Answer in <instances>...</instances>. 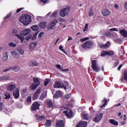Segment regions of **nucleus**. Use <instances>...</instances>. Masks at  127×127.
Instances as JSON below:
<instances>
[{
    "instance_id": "nucleus-1",
    "label": "nucleus",
    "mask_w": 127,
    "mask_h": 127,
    "mask_svg": "<svg viewBox=\"0 0 127 127\" xmlns=\"http://www.w3.org/2000/svg\"><path fill=\"white\" fill-rule=\"evenodd\" d=\"M19 21L24 25H28L31 22V16L24 14L21 15L19 19Z\"/></svg>"
},
{
    "instance_id": "nucleus-2",
    "label": "nucleus",
    "mask_w": 127,
    "mask_h": 127,
    "mask_svg": "<svg viewBox=\"0 0 127 127\" xmlns=\"http://www.w3.org/2000/svg\"><path fill=\"white\" fill-rule=\"evenodd\" d=\"M71 7L70 6H66L65 8H62L60 11V15L62 17H65L69 14V12L70 11V9Z\"/></svg>"
},
{
    "instance_id": "nucleus-3",
    "label": "nucleus",
    "mask_w": 127,
    "mask_h": 127,
    "mask_svg": "<svg viewBox=\"0 0 127 127\" xmlns=\"http://www.w3.org/2000/svg\"><path fill=\"white\" fill-rule=\"evenodd\" d=\"M66 84H64L60 81H56L54 85V88H64V90L66 91V89H67V86H68V83L65 82Z\"/></svg>"
},
{
    "instance_id": "nucleus-4",
    "label": "nucleus",
    "mask_w": 127,
    "mask_h": 127,
    "mask_svg": "<svg viewBox=\"0 0 127 127\" xmlns=\"http://www.w3.org/2000/svg\"><path fill=\"white\" fill-rule=\"evenodd\" d=\"M98 62H97L96 60H92V68L93 70V71H94V72H100V67L99 66V64H98Z\"/></svg>"
},
{
    "instance_id": "nucleus-5",
    "label": "nucleus",
    "mask_w": 127,
    "mask_h": 127,
    "mask_svg": "<svg viewBox=\"0 0 127 127\" xmlns=\"http://www.w3.org/2000/svg\"><path fill=\"white\" fill-rule=\"evenodd\" d=\"M81 47L84 48V49H90V48H92L93 47V42L91 41H87L84 44L82 45Z\"/></svg>"
},
{
    "instance_id": "nucleus-6",
    "label": "nucleus",
    "mask_w": 127,
    "mask_h": 127,
    "mask_svg": "<svg viewBox=\"0 0 127 127\" xmlns=\"http://www.w3.org/2000/svg\"><path fill=\"white\" fill-rule=\"evenodd\" d=\"M39 107H40V104L37 101H35L31 106V111H37V110H39Z\"/></svg>"
},
{
    "instance_id": "nucleus-7",
    "label": "nucleus",
    "mask_w": 127,
    "mask_h": 127,
    "mask_svg": "<svg viewBox=\"0 0 127 127\" xmlns=\"http://www.w3.org/2000/svg\"><path fill=\"white\" fill-rule=\"evenodd\" d=\"M103 113H100L99 114H97L94 117L92 121L93 122H95V123H99L102 120V118H103Z\"/></svg>"
},
{
    "instance_id": "nucleus-8",
    "label": "nucleus",
    "mask_w": 127,
    "mask_h": 127,
    "mask_svg": "<svg viewBox=\"0 0 127 127\" xmlns=\"http://www.w3.org/2000/svg\"><path fill=\"white\" fill-rule=\"evenodd\" d=\"M102 14L103 16H108L111 15V11L108 9H103L101 11Z\"/></svg>"
},
{
    "instance_id": "nucleus-9",
    "label": "nucleus",
    "mask_w": 127,
    "mask_h": 127,
    "mask_svg": "<svg viewBox=\"0 0 127 127\" xmlns=\"http://www.w3.org/2000/svg\"><path fill=\"white\" fill-rule=\"evenodd\" d=\"M98 46L100 47V48H102V49H105L107 47H110V46H111V43H110V42H107V43L105 44L99 43Z\"/></svg>"
},
{
    "instance_id": "nucleus-10",
    "label": "nucleus",
    "mask_w": 127,
    "mask_h": 127,
    "mask_svg": "<svg viewBox=\"0 0 127 127\" xmlns=\"http://www.w3.org/2000/svg\"><path fill=\"white\" fill-rule=\"evenodd\" d=\"M58 22V20L57 19H54L53 21H52L50 24V27L48 28V29H53V27L56 25Z\"/></svg>"
},
{
    "instance_id": "nucleus-11",
    "label": "nucleus",
    "mask_w": 127,
    "mask_h": 127,
    "mask_svg": "<svg viewBox=\"0 0 127 127\" xmlns=\"http://www.w3.org/2000/svg\"><path fill=\"white\" fill-rule=\"evenodd\" d=\"M13 96H14L15 99H18V98H19V89L17 88L13 92Z\"/></svg>"
},
{
    "instance_id": "nucleus-12",
    "label": "nucleus",
    "mask_w": 127,
    "mask_h": 127,
    "mask_svg": "<svg viewBox=\"0 0 127 127\" xmlns=\"http://www.w3.org/2000/svg\"><path fill=\"white\" fill-rule=\"evenodd\" d=\"M36 118L38 121H45V120L46 119V116L44 115H38V114H36Z\"/></svg>"
},
{
    "instance_id": "nucleus-13",
    "label": "nucleus",
    "mask_w": 127,
    "mask_h": 127,
    "mask_svg": "<svg viewBox=\"0 0 127 127\" xmlns=\"http://www.w3.org/2000/svg\"><path fill=\"white\" fill-rule=\"evenodd\" d=\"M63 94L60 90H58L56 92V93L54 95L53 98H61L62 97Z\"/></svg>"
},
{
    "instance_id": "nucleus-14",
    "label": "nucleus",
    "mask_w": 127,
    "mask_h": 127,
    "mask_svg": "<svg viewBox=\"0 0 127 127\" xmlns=\"http://www.w3.org/2000/svg\"><path fill=\"white\" fill-rule=\"evenodd\" d=\"M88 122L87 121H81L77 126L76 127H86Z\"/></svg>"
},
{
    "instance_id": "nucleus-15",
    "label": "nucleus",
    "mask_w": 127,
    "mask_h": 127,
    "mask_svg": "<svg viewBox=\"0 0 127 127\" xmlns=\"http://www.w3.org/2000/svg\"><path fill=\"white\" fill-rule=\"evenodd\" d=\"M105 35H107V36H109L111 38L118 37V34H117L116 32H107L105 33Z\"/></svg>"
},
{
    "instance_id": "nucleus-16",
    "label": "nucleus",
    "mask_w": 127,
    "mask_h": 127,
    "mask_svg": "<svg viewBox=\"0 0 127 127\" xmlns=\"http://www.w3.org/2000/svg\"><path fill=\"white\" fill-rule=\"evenodd\" d=\"M63 114H65L68 118H71L72 116H73V111L71 110L68 111H63Z\"/></svg>"
},
{
    "instance_id": "nucleus-17",
    "label": "nucleus",
    "mask_w": 127,
    "mask_h": 127,
    "mask_svg": "<svg viewBox=\"0 0 127 127\" xmlns=\"http://www.w3.org/2000/svg\"><path fill=\"white\" fill-rule=\"evenodd\" d=\"M56 127H64V121L63 120L57 121Z\"/></svg>"
},
{
    "instance_id": "nucleus-18",
    "label": "nucleus",
    "mask_w": 127,
    "mask_h": 127,
    "mask_svg": "<svg viewBox=\"0 0 127 127\" xmlns=\"http://www.w3.org/2000/svg\"><path fill=\"white\" fill-rule=\"evenodd\" d=\"M11 54L12 56L15 59H19V54H18L16 51H12Z\"/></svg>"
},
{
    "instance_id": "nucleus-19",
    "label": "nucleus",
    "mask_w": 127,
    "mask_h": 127,
    "mask_svg": "<svg viewBox=\"0 0 127 127\" xmlns=\"http://www.w3.org/2000/svg\"><path fill=\"white\" fill-rule=\"evenodd\" d=\"M16 87L15 84H10L7 87V90L9 92H11L15 89Z\"/></svg>"
},
{
    "instance_id": "nucleus-20",
    "label": "nucleus",
    "mask_w": 127,
    "mask_h": 127,
    "mask_svg": "<svg viewBox=\"0 0 127 127\" xmlns=\"http://www.w3.org/2000/svg\"><path fill=\"white\" fill-rule=\"evenodd\" d=\"M36 46H37V42H35L34 43H31L29 46L30 50H33L35 49Z\"/></svg>"
},
{
    "instance_id": "nucleus-21",
    "label": "nucleus",
    "mask_w": 127,
    "mask_h": 127,
    "mask_svg": "<svg viewBox=\"0 0 127 127\" xmlns=\"http://www.w3.org/2000/svg\"><path fill=\"white\" fill-rule=\"evenodd\" d=\"M2 59L3 62L7 61V60H8V54H7V52H5L3 54V57Z\"/></svg>"
},
{
    "instance_id": "nucleus-22",
    "label": "nucleus",
    "mask_w": 127,
    "mask_h": 127,
    "mask_svg": "<svg viewBox=\"0 0 127 127\" xmlns=\"http://www.w3.org/2000/svg\"><path fill=\"white\" fill-rule=\"evenodd\" d=\"M47 97V93L46 92V91H44L43 92V93H42L40 97H39V100H40L41 101H43V100H44V99H45V98H46Z\"/></svg>"
},
{
    "instance_id": "nucleus-23",
    "label": "nucleus",
    "mask_w": 127,
    "mask_h": 127,
    "mask_svg": "<svg viewBox=\"0 0 127 127\" xmlns=\"http://www.w3.org/2000/svg\"><path fill=\"white\" fill-rule=\"evenodd\" d=\"M33 81L34 82V84L39 86L40 85V79L38 78L33 77Z\"/></svg>"
},
{
    "instance_id": "nucleus-24",
    "label": "nucleus",
    "mask_w": 127,
    "mask_h": 127,
    "mask_svg": "<svg viewBox=\"0 0 127 127\" xmlns=\"http://www.w3.org/2000/svg\"><path fill=\"white\" fill-rule=\"evenodd\" d=\"M30 67H34L38 65V63L36 61H31L28 64Z\"/></svg>"
},
{
    "instance_id": "nucleus-25",
    "label": "nucleus",
    "mask_w": 127,
    "mask_h": 127,
    "mask_svg": "<svg viewBox=\"0 0 127 127\" xmlns=\"http://www.w3.org/2000/svg\"><path fill=\"white\" fill-rule=\"evenodd\" d=\"M46 104L48 108H52V107H53V103L51 100H48L46 102Z\"/></svg>"
},
{
    "instance_id": "nucleus-26",
    "label": "nucleus",
    "mask_w": 127,
    "mask_h": 127,
    "mask_svg": "<svg viewBox=\"0 0 127 127\" xmlns=\"http://www.w3.org/2000/svg\"><path fill=\"white\" fill-rule=\"evenodd\" d=\"M109 123L111 124V125H113L114 126H119V123L118 122V121L114 119H111L109 121Z\"/></svg>"
},
{
    "instance_id": "nucleus-27",
    "label": "nucleus",
    "mask_w": 127,
    "mask_h": 127,
    "mask_svg": "<svg viewBox=\"0 0 127 127\" xmlns=\"http://www.w3.org/2000/svg\"><path fill=\"white\" fill-rule=\"evenodd\" d=\"M31 29L33 31H37L39 29V26L37 25H34L31 26Z\"/></svg>"
},
{
    "instance_id": "nucleus-28",
    "label": "nucleus",
    "mask_w": 127,
    "mask_h": 127,
    "mask_svg": "<svg viewBox=\"0 0 127 127\" xmlns=\"http://www.w3.org/2000/svg\"><path fill=\"white\" fill-rule=\"evenodd\" d=\"M11 68H12L11 70H12V71L14 72H18V71L20 70V67H19L18 66H15Z\"/></svg>"
},
{
    "instance_id": "nucleus-29",
    "label": "nucleus",
    "mask_w": 127,
    "mask_h": 127,
    "mask_svg": "<svg viewBox=\"0 0 127 127\" xmlns=\"http://www.w3.org/2000/svg\"><path fill=\"white\" fill-rule=\"evenodd\" d=\"M47 22H42L40 23L39 26L41 27V28L44 29L46 27V24Z\"/></svg>"
},
{
    "instance_id": "nucleus-30",
    "label": "nucleus",
    "mask_w": 127,
    "mask_h": 127,
    "mask_svg": "<svg viewBox=\"0 0 127 127\" xmlns=\"http://www.w3.org/2000/svg\"><path fill=\"white\" fill-rule=\"evenodd\" d=\"M57 14H58V11H56L52 13V15L50 16V18H55L57 17Z\"/></svg>"
},
{
    "instance_id": "nucleus-31",
    "label": "nucleus",
    "mask_w": 127,
    "mask_h": 127,
    "mask_svg": "<svg viewBox=\"0 0 127 127\" xmlns=\"http://www.w3.org/2000/svg\"><path fill=\"white\" fill-rule=\"evenodd\" d=\"M107 103H108V100H107L106 99H103L102 101V105L100 106V108L102 109L104 108L105 106H106V105L107 104Z\"/></svg>"
},
{
    "instance_id": "nucleus-32",
    "label": "nucleus",
    "mask_w": 127,
    "mask_h": 127,
    "mask_svg": "<svg viewBox=\"0 0 127 127\" xmlns=\"http://www.w3.org/2000/svg\"><path fill=\"white\" fill-rule=\"evenodd\" d=\"M94 14H95V13L94 12L93 9L92 7H91L88 12V15L89 16H92Z\"/></svg>"
},
{
    "instance_id": "nucleus-33",
    "label": "nucleus",
    "mask_w": 127,
    "mask_h": 127,
    "mask_svg": "<svg viewBox=\"0 0 127 127\" xmlns=\"http://www.w3.org/2000/svg\"><path fill=\"white\" fill-rule=\"evenodd\" d=\"M4 95L5 96L4 99H6V100H8V99H10V94H9V93L5 92H4Z\"/></svg>"
},
{
    "instance_id": "nucleus-34",
    "label": "nucleus",
    "mask_w": 127,
    "mask_h": 127,
    "mask_svg": "<svg viewBox=\"0 0 127 127\" xmlns=\"http://www.w3.org/2000/svg\"><path fill=\"white\" fill-rule=\"evenodd\" d=\"M15 36L20 39L21 43H23V41L24 40V37L20 36V35H18V34H16Z\"/></svg>"
},
{
    "instance_id": "nucleus-35",
    "label": "nucleus",
    "mask_w": 127,
    "mask_h": 127,
    "mask_svg": "<svg viewBox=\"0 0 127 127\" xmlns=\"http://www.w3.org/2000/svg\"><path fill=\"white\" fill-rule=\"evenodd\" d=\"M38 86L39 85L35 84V83H32L30 86V89L31 90H35V89H36Z\"/></svg>"
},
{
    "instance_id": "nucleus-36",
    "label": "nucleus",
    "mask_w": 127,
    "mask_h": 127,
    "mask_svg": "<svg viewBox=\"0 0 127 127\" xmlns=\"http://www.w3.org/2000/svg\"><path fill=\"white\" fill-rule=\"evenodd\" d=\"M52 122L50 120L47 121V122L45 124V126L47 127H51Z\"/></svg>"
},
{
    "instance_id": "nucleus-37",
    "label": "nucleus",
    "mask_w": 127,
    "mask_h": 127,
    "mask_svg": "<svg viewBox=\"0 0 127 127\" xmlns=\"http://www.w3.org/2000/svg\"><path fill=\"white\" fill-rule=\"evenodd\" d=\"M9 79V76L8 75L0 77V80H8Z\"/></svg>"
},
{
    "instance_id": "nucleus-38",
    "label": "nucleus",
    "mask_w": 127,
    "mask_h": 127,
    "mask_svg": "<svg viewBox=\"0 0 127 127\" xmlns=\"http://www.w3.org/2000/svg\"><path fill=\"white\" fill-rule=\"evenodd\" d=\"M39 97V95L38 94H36V93H35L32 97V100L33 101H35V100H37V99H38V97Z\"/></svg>"
},
{
    "instance_id": "nucleus-39",
    "label": "nucleus",
    "mask_w": 127,
    "mask_h": 127,
    "mask_svg": "<svg viewBox=\"0 0 127 127\" xmlns=\"http://www.w3.org/2000/svg\"><path fill=\"white\" fill-rule=\"evenodd\" d=\"M83 119L84 120H85L86 121H88V120H89L90 117L89 116V115L88 114H84L83 116Z\"/></svg>"
},
{
    "instance_id": "nucleus-40",
    "label": "nucleus",
    "mask_w": 127,
    "mask_h": 127,
    "mask_svg": "<svg viewBox=\"0 0 127 127\" xmlns=\"http://www.w3.org/2000/svg\"><path fill=\"white\" fill-rule=\"evenodd\" d=\"M64 98L65 99H70V98H71V94L70 93H67L64 96Z\"/></svg>"
},
{
    "instance_id": "nucleus-41",
    "label": "nucleus",
    "mask_w": 127,
    "mask_h": 127,
    "mask_svg": "<svg viewBox=\"0 0 127 127\" xmlns=\"http://www.w3.org/2000/svg\"><path fill=\"white\" fill-rule=\"evenodd\" d=\"M49 82H50V79H45L44 81V86H47V85L49 84Z\"/></svg>"
},
{
    "instance_id": "nucleus-42",
    "label": "nucleus",
    "mask_w": 127,
    "mask_h": 127,
    "mask_svg": "<svg viewBox=\"0 0 127 127\" xmlns=\"http://www.w3.org/2000/svg\"><path fill=\"white\" fill-rule=\"evenodd\" d=\"M9 46H10V47H16V44L12 43V42H10V43L8 44Z\"/></svg>"
},
{
    "instance_id": "nucleus-43",
    "label": "nucleus",
    "mask_w": 127,
    "mask_h": 127,
    "mask_svg": "<svg viewBox=\"0 0 127 127\" xmlns=\"http://www.w3.org/2000/svg\"><path fill=\"white\" fill-rule=\"evenodd\" d=\"M59 49L60 50H61V51H62V52H63L64 53V54H66L67 53H66V52H65V51L64 50V49H63V46H59Z\"/></svg>"
},
{
    "instance_id": "nucleus-44",
    "label": "nucleus",
    "mask_w": 127,
    "mask_h": 127,
    "mask_svg": "<svg viewBox=\"0 0 127 127\" xmlns=\"http://www.w3.org/2000/svg\"><path fill=\"white\" fill-rule=\"evenodd\" d=\"M10 16H11V12H10L9 14H7L6 16L3 18V19H7V18H9Z\"/></svg>"
},
{
    "instance_id": "nucleus-45",
    "label": "nucleus",
    "mask_w": 127,
    "mask_h": 127,
    "mask_svg": "<svg viewBox=\"0 0 127 127\" xmlns=\"http://www.w3.org/2000/svg\"><path fill=\"white\" fill-rule=\"evenodd\" d=\"M101 56L103 57V56H106V55H108L107 54V51H103L102 53H101Z\"/></svg>"
},
{
    "instance_id": "nucleus-46",
    "label": "nucleus",
    "mask_w": 127,
    "mask_h": 127,
    "mask_svg": "<svg viewBox=\"0 0 127 127\" xmlns=\"http://www.w3.org/2000/svg\"><path fill=\"white\" fill-rule=\"evenodd\" d=\"M37 34H38V33H36L32 37V40H35L36 39V37H37Z\"/></svg>"
},
{
    "instance_id": "nucleus-47",
    "label": "nucleus",
    "mask_w": 127,
    "mask_h": 127,
    "mask_svg": "<svg viewBox=\"0 0 127 127\" xmlns=\"http://www.w3.org/2000/svg\"><path fill=\"white\" fill-rule=\"evenodd\" d=\"M32 38V36L31 35H28L25 39V40H27V41H29V39H31Z\"/></svg>"
},
{
    "instance_id": "nucleus-48",
    "label": "nucleus",
    "mask_w": 127,
    "mask_h": 127,
    "mask_svg": "<svg viewBox=\"0 0 127 127\" xmlns=\"http://www.w3.org/2000/svg\"><path fill=\"white\" fill-rule=\"evenodd\" d=\"M120 34L123 37H127V32H120Z\"/></svg>"
},
{
    "instance_id": "nucleus-49",
    "label": "nucleus",
    "mask_w": 127,
    "mask_h": 127,
    "mask_svg": "<svg viewBox=\"0 0 127 127\" xmlns=\"http://www.w3.org/2000/svg\"><path fill=\"white\" fill-rule=\"evenodd\" d=\"M89 38V37H86L84 38L80 39V41H81V42H84V41H86V40H88Z\"/></svg>"
},
{
    "instance_id": "nucleus-50",
    "label": "nucleus",
    "mask_w": 127,
    "mask_h": 127,
    "mask_svg": "<svg viewBox=\"0 0 127 127\" xmlns=\"http://www.w3.org/2000/svg\"><path fill=\"white\" fill-rule=\"evenodd\" d=\"M109 31H116V32H118V31H119V30L117 28H111V29H109Z\"/></svg>"
},
{
    "instance_id": "nucleus-51",
    "label": "nucleus",
    "mask_w": 127,
    "mask_h": 127,
    "mask_svg": "<svg viewBox=\"0 0 127 127\" xmlns=\"http://www.w3.org/2000/svg\"><path fill=\"white\" fill-rule=\"evenodd\" d=\"M114 41H115V42L116 43H121V42H122V40H121V39H114Z\"/></svg>"
},
{
    "instance_id": "nucleus-52",
    "label": "nucleus",
    "mask_w": 127,
    "mask_h": 127,
    "mask_svg": "<svg viewBox=\"0 0 127 127\" xmlns=\"http://www.w3.org/2000/svg\"><path fill=\"white\" fill-rule=\"evenodd\" d=\"M19 53L21 55H23V54H24V50H23V49H20L19 50Z\"/></svg>"
},
{
    "instance_id": "nucleus-53",
    "label": "nucleus",
    "mask_w": 127,
    "mask_h": 127,
    "mask_svg": "<svg viewBox=\"0 0 127 127\" xmlns=\"http://www.w3.org/2000/svg\"><path fill=\"white\" fill-rule=\"evenodd\" d=\"M21 32H31L30 29H24Z\"/></svg>"
},
{
    "instance_id": "nucleus-54",
    "label": "nucleus",
    "mask_w": 127,
    "mask_h": 127,
    "mask_svg": "<svg viewBox=\"0 0 127 127\" xmlns=\"http://www.w3.org/2000/svg\"><path fill=\"white\" fill-rule=\"evenodd\" d=\"M41 91V88H38L37 89L36 92H35V94H37V95H39V94L40 93V91Z\"/></svg>"
},
{
    "instance_id": "nucleus-55",
    "label": "nucleus",
    "mask_w": 127,
    "mask_h": 127,
    "mask_svg": "<svg viewBox=\"0 0 127 127\" xmlns=\"http://www.w3.org/2000/svg\"><path fill=\"white\" fill-rule=\"evenodd\" d=\"M107 55H109L110 56H113V55H114V52L113 51L107 52Z\"/></svg>"
},
{
    "instance_id": "nucleus-56",
    "label": "nucleus",
    "mask_w": 127,
    "mask_h": 127,
    "mask_svg": "<svg viewBox=\"0 0 127 127\" xmlns=\"http://www.w3.org/2000/svg\"><path fill=\"white\" fill-rule=\"evenodd\" d=\"M88 27H89V25L88 24H86L85 25V28L83 29V31H87V29H88Z\"/></svg>"
},
{
    "instance_id": "nucleus-57",
    "label": "nucleus",
    "mask_w": 127,
    "mask_h": 127,
    "mask_svg": "<svg viewBox=\"0 0 127 127\" xmlns=\"http://www.w3.org/2000/svg\"><path fill=\"white\" fill-rule=\"evenodd\" d=\"M23 9H24V8H23V7H21V8L17 9L16 10L17 13H18V12H20V11H21V10H22Z\"/></svg>"
},
{
    "instance_id": "nucleus-58",
    "label": "nucleus",
    "mask_w": 127,
    "mask_h": 127,
    "mask_svg": "<svg viewBox=\"0 0 127 127\" xmlns=\"http://www.w3.org/2000/svg\"><path fill=\"white\" fill-rule=\"evenodd\" d=\"M3 109V103L0 102V111H1Z\"/></svg>"
},
{
    "instance_id": "nucleus-59",
    "label": "nucleus",
    "mask_w": 127,
    "mask_h": 127,
    "mask_svg": "<svg viewBox=\"0 0 127 127\" xmlns=\"http://www.w3.org/2000/svg\"><path fill=\"white\" fill-rule=\"evenodd\" d=\"M56 68H57V69H60V70H62V69L63 68L62 67H61V65L60 64H57L56 65Z\"/></svg>"
},
{
    "instance_id": "nucleus-60",
    "label": "nucleus",
    "mask_w": 127,
    "mask_h": 127,
    "mask_svg": "<svg viewBox=\"0 0 127 127\" xmlns=\"http://www.w3.org/2000/svg\"><path fill=\"white\" fill-rule=\"evenodd\" d=\"M27 102L28 103L31 102V96H28V97L27 98Z\"/></svg>"
},
{
    "instance_id": "nucleus-61",
    "label": "nucleus",
    "mask_w": 127,
    "mask_h": 127,
    "mask_svg": "<svg viewBox=\"0 0 127 127\" xmlns=\"http://www.w3.org/2000/svg\"><path fill=\"white\" fill-rule=\"evenodd\" d=\"M43 34H44V32L40 33L39 35H38V38H41V37H42V35H43Z\"/></svg>"
},
{
    "instance_id": "nucleus-62",
    "label": "nucleus",
    "mask_w": 127,
    "mask_h": 127,
    "mask_svg": "<svg viewBox=\"0 0 127 127\" xmlns=\"http://www.w3.org/2000/svg\"><path fill=\"white\" fill-rule=\"evenodd\" d=\"M59 21H61V22H64V21H65V19H64V18H61V17H60L59 18Z\"/></svg>"
},
{
    "instance_id": "nucleus-63",
    "label": "nucleus",
    "mask_w": 127,
    "mask_h": 127,
    "mask_svg": "<svg viewBox=\"0 0 127 127\" xmlns=\"http://www.w3.org/2000/svg\"><path fill=\"white\" fill-rule=\"evenodd\" d=\"M12 68L11 67H9L6 69L3 70V72H7V71H10Z\"/></svg>"
},
{
    "instance_id": "nucleus-64",
    "label": "nucleus",
    "mask_w": 127,
    "mask_h": 127,
    "mask_svg": "<svg viewBox=\"0 0 127 127\" xmlns=\"http://www.w3.org/2000/svg\"><path fill=\"white\" fill-rule=\"evenodd\" d=\"M125 7L126 10H127V2H126L125 3Z\"/></svg>"
}]
</instances>
